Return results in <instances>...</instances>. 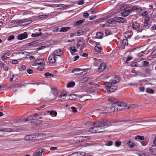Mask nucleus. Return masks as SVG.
I'll list each match as a JSON object with an SVG mask.
<instances>
[{
    "label": "nucleus",
    "mask_w": 156,
    "mask_h": 156,
    "mask_svg": "<svg viewBox=\"0 0 156 156\" xmlns=\"http://www.w3.org/2000/svg\"><path fill=\"white\" fill-rule=\"evenodd\" d=\"M93 125H96L89 128L88 131L93 133H100L104 131V129L108 126V124H105L103 121H98L93 122Z\"/></svg>",
    "instance_id": "obj_1"
},
{
    "label": "nucleus",
    "mask_w": 156,
    "mask_h": 156,
    "mask_svg": "<svg viewBox=\"0 0 156 156\" xmlns=\"http://www.w3.org/2000/svg\"><path fill=\"white\" fill-rule=\"evenodd\" d=\"M119 80V78L117 76H115L112 79L110 80L109 82L105 83L104 85L108 93H111L117 90L118 87L114 85Z\"/></svg>",
    "instance_id": "obj_2"
},
{
    "label": "nucleus",
    "mask_w": 156,
    "mask_h": 156,
    "mask_svg": "<svg viewBox=\"0 0 156 156\" xmlns=\"http://www.w3.org/2000/svg\"><path fill=\"white\" fill-rule=\"evenodd\" d=\"M126 106V104L124 102H115L112 104L110 109L113 111H120L125 109Z\"/></svg>",
    "instance_id": "obj_3"
},
{
    "label": "nucleus",
    "mask_w": 156,
    "mask_h": 156,
    "mask_svg": "<svg viewBox=\"0 0 156 156\" xmlns=\"http://www.w3.org/2000/svg\"><path fill=\"white\" fill-rule=\"evenodd\" d=\"M126 21V19L123 18L116 16L114 18L109 19L106 20V23L108 24L113 23V21L118 23H124Z\"/></svg>",
    "instance_id": "obj_4"
},
{
    "label": "nucleus",
    "mask_w": 156,
    "mask_h": 156,
    "mask_svg": "<svg viewBox=\"0 0 156 156\" xmlns=\"http://www.w3.org/2000/svg\"><path fill=\"white\" fill-rule=\"evenodd\" d=\"M101 121H103L105 124H108L109 126H111L113 125H112V124L117 123L118 122L123 121H130V120H128L126 121H122L118 120L110 119L107 120H101Z\"/></svg>",
    "instance_id": "obj_5"
},
{
    "label": "nucleus",
    "mask_w": 156,
    "mask_h": 156,
    "mask_svg": "<svg viewBox=\"0 0 156 156\" xmlns=\"http://www.w3.org/2000/svg\"><path fill=\"white\" fill-rule=\"evenodd\" d=\"M108 109L107 107H102L100 109H98L100 111L99 112V115L101 116H105L107 115L109 112Z\"/></svg>",
    "instance_id": "obj_6"
},
{
    "label": "nucleus",
    "mask_w": 156,
    "mask_h": 156,
    "mask_svg": "<svg viewBox=\"0 0 156 156\" xmlns=\"http://www.w3.org/2000/svg\"><path fill=\"white\" fill-rule=\"evenodd\" d=\"M44 134H33L31 135H28L25 136L24 139L27 140H32L34 137H38V136L40 135L41 136H43Z\"/></svg>",
    "instance_id": "obj_7"
},
{
    "label": "nucleus",
    "mask_w": 156,
    "mask_h": 156,
    "mask_svg": "<svg viewBox=\"0 0 156 156\" xmlns=\"http://www.w3.org/2000/svg\"><path fill=\"white\" fill-rule=\"evenodd\" d=\"M85 42L84 40L82 39L79 40L77 41V48H82L85 44Z\"/></svg>",
    "instance_id": "obj_8"
},
{
    "label": "nucleus",
    "mask_w": 156,
    "mask_h": 156,
    "mask_svg": "<svg viewBox=\"0 0 156 156\" xmlns=\"http://www.w3.org/2000/svg\"><path fill=\"white\" fill-rule=\"evenodd\" d=\"M28 35L27 33L25 32L23 34H21L18 35L17 39L19 40H22L27 37Z\"/></svg>",
    "instance_id": "obj_9"
},
{
    "label": "nucleus",
    "mask_w": 156,
    "mask_h": 156,
    "mask_svg": "<svg viewBox=\"0 0 156 156\" xmlns=\"http://www.w3.org/2000/svg\"><path fill=\"white\" fill-rule=\"evenodd\" d=\"M48 60L50 63H53L56 61V57L54 55L52 54L50 55L48 58Z\"/></svg>",
    "instance_id": "obj_10"
},
{
    "label": "nucleus",
    "mask_w": 156,
    "mask_h": 156,
    "mask_svg": "<svg viewBox=\"0 0 156 156\" xmlns=\"http://www.w3.org/2000/svg\"><path fill=\"white\" fill-rule=\"evenodd\" d=\"M44 61L41 59L36 60L32 65L36 66L37 65H43Z\"/></svg>",
    "instance_id": "obj_11"
},
{
    "label": "nucleus",
    "mask_w": 156,
    "mask_h": 156,
    "mask_svg": "<svg viewBox=\"0 0 156 156\" xmlns=\"http://www.w3.org/2000/svg\"><path fill=\"white\" fill-rule=\"evenodd\" d=\"M62 54L61 49H58L55 50L53 52V54L55 56H60Z\"/></svg>",
    "instance_id": "obj_12"
},
{
    "label": "nucleus",
    "mask_w": 156,
    "mask_h": 156,
    "mask_svg": "<svg viewBox=\"0 0 156 156\" xmlns=\"http://www.w3.org/2000/svg\"><path fill=\"white\" fill-rule=\"evenodd\" d=\"M105 65L104 63H101L100 64V66L98 68V71L99 72H101L105 68Z\"/></svg>",
    "instance_id": "obj_13"
},
{
    "label": "nucleus",
    "mask_w": 156,
    "mask_h": 156,
    "mask_svg": "<svg viewBox=\"0 0 156 156\" xmlns=\"http://www.w3.org/2000/svg\"><path fill=\"white\" fill-rule=\"evenodd\" d=\"M130 12V9H125L123 12H122L121 15L122 16L126 17L128 16Z\"/></svg>",
    "instance_id": "obj_14"
},
{
    "label": "nucleus",
    "mask_w": 156,
    "mask_h": 156,
    "mask_svg": "<svg viewBox=\"0 0 156 156\" xmlns=\"http://www.w3.org/2000/svg\"><path fill=\"white\" fill-rule=\"evenodd\" d=\"M95 49L96 51L101 54L102 53L101 50L102 49L101 46H99L98 44H97L95 47Z\"/></svg>",
    "instance_id": "obj_15"
},
{
    "label": "nucleus",
    "mask_w": 156,
    "mask_h": 156,
    "mask_svg": "<svg viewBox=\"0 0 156 156\" xmlns=\"http://www.w3.org/2000/svg\"><path fill=\"white\" fill-rule=\"evenodd\" d=\"M42 154L39 149H37L33 154V156H42Z\"/></svg>",
    "instance_id": "obj_16"
},
{
    "label": "nucleus",
    "mask_w": 156,
    "mask_h": 156,
    "mask_svg": "<svg viewBox=\"0 0 156 156\" xmlns=\"http://www.w3.org/2000/svg\"><path fill=\"white\" fill-rule=\"evenodd\" d=\"M150 152L154 153H156V146H152L149 149Z\"/></svg>",
    "instance_id": "obj_17"
},
{
    "label": "nucleus",
    "mask_w": 156,
    "mask_h": 156,
    "mask_svg": "<svg viewBox=\"0 0 156 156\" xmlns=\"http://www.w3.org/2000/svg\"><path fill=\"white\" fill-rule=\"evenodd\" d=\"M2 131L7 132H11L14 131V130L10 128H3L2 129Z\"/></svg>",
    "instance_id": "obj_18"
},
{
    "label": "nucleus",
    "mask_w": 156,
    "mask_h": 156,
    "mask_svg": "<svg viewBox=\"0 0 156 156\" xmlns=\"http://www.w3.org/2000/svg\"><path fill=\"white\" fill-rule=\"evenodd\" d=\"M70 29V27H61L59 30L60 32H66Z\"/></svg>",
    "instance_id": "obj_19"
},
{
    "label": "nucleus",
    "mask_w": 156,
    "mask_h": 156,
    "mask_svg": "<svg viewBox=\"0 0 156 156\" xmlns=\"http://www.w3.org/2000/svg\"><path fill=\"white\" fill-rule=\"evenodd\" d=\"M127 144L130 148L133 147L135 145V143L133 142H131L130 140H127Z\"/></svg>",
    "instance_id": "obj_20"
},
{
    "label": "nucleus",
    "mask_w": 156,
    "mask_h": 156,
    "mask_svg": "<svg viewBox=\"0 0 156 156\" xmlns=\"http://www.w3.org/2000/svg\"><path fill=\"white\" fill-rule=\"evenodd\" d=\"M10 55V52H7L2 57V59L3 61H4L6 60V58H8V56H9Z\"/></svg>",
    "instance_id": "obj_21"
},
{
    "label": "nucleus",
    "mask_w": 156,
    "mask_h": 156,
    "mask_svg": "<svg viewBox=\"0 0 156 156\" xmlns=\"http://www.w3.org/2000/svg\"><path fill=\"white\" fill-rule=\"evenodd\" d=\"M85 32L82 30H80L75 32L74 33V34L76 36H79L81 35H83L85 34Z\"/></svg>",
    "instance_id": "obj_22"
},
{
    "label": "nucleus",
    "mask_w": 156,
    "mask_h": 156,
    "mask_svg": "<svg viewBox=\"0 0 156 156\" xmlns=\"http://www.w3.org/2000/svg\"><path fill=\"white\" fill-rule=\"evenodd\" d=\"M140 25L137 22H134L133 23L132 27L133 29H136L139 27Z\"/></svg>",
    "instance_id": "obj_23"
},
{
    "label": "nucleus",
    "mask_w": 156,
    "mask_h": 156,
    "mask_svg": "<svg viewBox=\"0 0 156 156\" xmlns=\"http://www.w3.org/2000/svg\"><path fill=\"white\" fill-rule=\"evenodd\" d=\"M52 92L54 95L55 96V98H54L53 99H56L57 98V95L58 94V91L57 89H54L52 90Z\"/></svg>",
    "instance_id": "obj_24"
},
{
    "label": "nucleus",
    "mask_w": 156,
    "mask_h": 156,
    "mask_svg": "<svg viewBox=\"0 0 156 156\" xmlns=\"http://www.w3.org/2000/svg\"><path fill=\"white\" fill-rule=\"evenodd\" d=\"M70 50L71 54L73 55V53L77 51V50L76 48L75 47H70Z\"/></svg>",
    "instance_id": "obj_25"
},
{
    "label": "nucleus",
    "mask_w": 156,
    "mask_h": 156,
    "mask_svg": "<svg viewBox=\"0 0 156 156\" xmlns=\"http://www.w3.org/2000/svg\"><path fill=\"white\" fill-rule=\"evenodd\" d=\"M48 113H49L50 115L53 117H55L56 116L57 113L56 112L54 111H47Z\"/></svg>",
    "instance_id": "obj_26"
},
{
    "label": "nucleus",
    "mask_w": 156,
    "mask_h": 156,
    "mask_svg": "<svg viewBox=\"0 0 156 156\" xmlns=\"http://www.w3.org/2000/svg\"><path fill=\"white\" fill-rule=\"evenodd\" d=\"M69 99L72 100H75L77 98V96L75 94H72L69 95Z\"/></svg>",
    "instance_id": "obj_27"
},
{
    "label": "nucleus",
    "mask_w": 156,
    "mask_h": 156,
    "mask_svg": "<svg viewBox=\"0 0 156 156\" xmlns=\"http://www.w3.org/2000/svg\"><path fill=\"white\" fill-rule=\"evenodd\" d=\"M20 86V85L18 83H16L14 85H12L9 87V88H18Z\"/></svg>",
    "instance_id": "obj_28"
},
{
    "label": "nucleus",
    "mask_w": 156,
    "mask_h": 156,
    "mask_svg": "<svg viewBox=\"0 0 156 156\" xmlns=\"http://www.w3.org/2000/svg\"><path fill=\"white\" fill-rule=\"evenodd\" d=\"M85 21L84 19L79 20V21L76 22L75 24L76 26H79L83 23Z\"/></svg>",
    "instance_id": "obj_29"
},
{
    "label": "nucleus",
    "mask_w": 156,
    "mask_h": 156,
    "mask_svg": "<svg viewBox=\"0 0 156 156\" xmlns=\"http://www.w3.org/2000/svg\"><path fill=\"white\" fill-rule=\"evenodd\" d=\"M102 33L101 32H97L96 34V37L97 39H101L102 38Z\"/></svg>",
    "instance_id": "obj_30"
},
{
    "label": "nucleus",
    "mask_w": 156,
    "mask_h": 156,
    "mask_svg": "<svg viewBox=\"0 0 156 156\" xmlns=\"http://www.w3.org/2000/svg\"><path fill=\"white\" fill-rule=\"evenodd\" d=\"M38 43V42L37 41H35L29 43L28 44L29 46H32L33 47H35L37 46Z\"/></svg>",
    "instance_id": "obj_31"
},
{
    "label": "nucleus",
    "mask_w": 156,
    "mask_h": 156,
    "mask_svg": "<svg viewBox=\"0 0 156 156\" xmlns=\"http://www.w3.org/2000/svg\"><path fill=\"white\" fill-rule=\"evenodd\" d=\"M144 139V136H143L138 135L135 137V139L137 140V139L140 140H143Z\"/></svg>",
    "instance_id": "obj_32"
},
{
    "label": "nucleus",
    "mask_w": 156,
    "mask_h": 156,
    "mask_svg": "<svg viewBox=\"0 0 156 156\" xmlns=\"http://www.w3.org/2000/svg\"><path fill=\"white\" fill-rule=\"evenodd\" d=\"M143 141H142L140 142L141 143L142 145L143 146H145L148 143V141L147 139H144L143 140Z\"/></svg>",
    "instance_id": "obj_33"
},
{
    "label": "nucleus",
    "mask_w": 156,
    "mask_h": 156,
    "mask_svg": "<svg viewBox=\"0 0 156 156\" xmlns=\"http://www.w3.org/2000/svg\"><path fill=\"white\" fill-rule=\"evenodd\" d=\"M75 85V83L74 82H69L67 85V87H73Z\"/></svg>",
    "instance_id": "obj_34"
},
{
    "label": "nucleus",
    "mask_w": 156,
    "mask_h": 156,
    "mask_svg": "<svg viewBox=\"0 0 156 156\" xmlns=\"http://www.w3.org/2000/svg\"><path fill=\"white\" fill-rule=\"evenodd\" d=\"M146 92L148 93L153 94L154 93V90L152 89L147 88L146 89Z\"/></svg>",
    "instance_id": "obj_35"
},
{
    "label": "nucleus",
    "mask_w": 156,
    "mask_h": 156,
    "mask_svg": "<svg viewBox=\"0 0 156 156\" xmlns=\"http://www.w3.org/2000/svg\"><path fill=\"white\" fill-rule=\"evenodd\" d=\"M89 69H80V68H76V69H73L72 70V72L73 73H75V72H76V71H80L81 70H88Z\"/></svg>",
    "instance_id": "obj_36"
},
{
    "label": "nucleus",
    "mask_w": 156,
    "mask_h": 156,
    "mask_svg": "<svg viewBox=\"0 0 156 156\" xmlns=\"http://www.w3.org/2000/svg\"><path fill=\"white\" fill-rule=\"evenodd\" d=\"M76 153L77 155V156H84L86 154L84 152H77Z\"/></svg>",
    "instance_id": "obj_37"
},
{
    "label": "nucleus",
    "mask_w": 156,
    "mask_h": 156,
    "mask_svg": "<svg viewBox=\"0 0 156 156\" xmlns=\"http://www.w3.org/2000/svg\"><path fill=\"white\" fill-rule=\"evenodd\" d=\"M122 43L124 45H127L128 44L127 39L126 38L122 40Z\"/></svg>",
    "instance_id": "obj_38"
},
{
    "label": "nucleus",
    "mask_w": 156,
    "mask_h": 156,
    "mask_svg": "<svg viewBox=\"0 0 156 156\" xmlns=\"http://www.w3.org/2000/svg\"><path fill=\"white\" fill-rule=\"evenodd\" d=\"M66 94L67 93L66 92H63L61 94L60 96L59 97V98H62L64 99L66 97Z\"/></svg>",
    "instance_id": "obj_39"
},
{
    "label": "nucleus",
    "mask_w": 156,
    "mask_h": 156,
    "mask_svg": "<svg viewBox=\"0 0 156 156\" xmlns=\"http://www.w3.org/2000/svg\"><path fill=\"white\" fill-rule=\"evenodd\" d=\"M140 9L138 8V6H133L131 9H130V11H134L135 10H138V11H139L140 10Z\"/></svg>",
    "instance_id": "obj_40"
},
{
    "label": "nucleus",
    "mask_w": 156,
    "mask_h": 156,
    "mask_svg": "<svg viewBox=\"0 0 156 156\" xmlns=\"http://www.w3.org/2000/svg\"><path fill=\"white\" fill-rule=\"evenodd\" d=\"M42 34V33L41 32H40L39 33H34L32 34L31 36L33 37H36L41 35Z\"/></svg>",
    "instance_id": "obj_41"
},
{
    "label": "nucleus",
    "mask_w": 156,
    "mask_h": 156,
    "mask_svg": "<svg viewBox=\"0 0 156 156\" xmlns=\"http://www.w3.org/2000/svg\"><path fill=\"white\" fill-rule=\"evenodd\" d=\"M44 75L46 77H48V76L53 77L54 76V75L53 74L50 73L48 72L45 73L44 74Z\"/></svg>",
    "instance_id": "obj_42"
},
{
    "label": "nucleus",
    "mask_w": 156,
    "mask_h": 156,
    "mask_svg": "<svg viewBox=\"0 0 156 156\" xmlns=\"http://www.w3.org/2000/svg\"><path fill=\"white\" fill-rule=\"evenodd\" d=\"M89 79V77H86L83 78L81 80V81L82 83L85 82H87L88 80Z\"/></svg>",
    "instance_id": "obj_43"
},
{
    "label": "nucleus",
    "mask_w": 156,
    "mask_h": 156,
    "mask_svg": "<svg viewBox=\"0 0 156 156\" xmlns=\"http://www.w3.org/2000/svg\"><path fill=\"white\" fill-rule=\"evenodd\" d=\"M115 145L116 147H118L121 145V142L120 141L118 140V141H116L115 142Z\"/></svg>",
    "instance_id": "obj_44"
},
{
    "label": "nucleus",
    "mask_w": 156,
    "mask_h": 156,
    "mask_svg": "<svg viewBox=\"0 0 156 156\" xmlns=\"http://www.w3.org/2000/svg\"><path fill=\"white\" fill-rule=\"evenodd\" d=\"M102 20L101 19H98L94 20L93 22H94L95 23H98L101 22Z\"/></svg>",
    "instance_id": "obj_45"
},
{
    "label": "nucleus",
    "mask_w": 156,
    "mask_h": 156,
    "mask_svg": "<svg viewBox=\"0 0 156 156\" xmlns=\"http://www.w3.org/2000/svg\"><path fill=\"white\" fill-rule=\"evenodd\" d=\"M27 119L28 120V121L30 120L31 121L34 119L33 115H30L28 116Z\"/></svg>",
    "instance_id": "obj_46"
},
{
    "label": "nucleus",
    "mask_w": 156,
    "mask_h": 156,
    "mask_svg": "<svg viewBox=\"0 0 156 156\" xmlns=\"http://www.w3.org/2000/svg\"><path fill=\"white\" fill-rule=\"evenodd\" d=\"M37 69L39 70H42L43 69H44V65H40V66H39L37 67Z\"/></svg>",
    "instance_id": "obj_47"
},
{
    "label": "nucleus",
    "mask_w": 156,
    "mask_h": 156,
    "mask_svg": "<svg viewBox=\"0 0 156 156\" xmlns=\"http://www.w3.org/2000/svg\"><path fill=\"white\" fill-rule=\"evenodd\" d=\"M20 21L17 20H12L11 22V23H14L15 24H16L18 23H20Z\"/></svg>",
    "instance_id": "obj_48"
},
{
    "label": "nucleus",
    "mask_w": 156,
    "mask_h": 156,
    "mask_svg": "<svg viewBox=\"0 0 156 156\" xmlns=\"http://www.w3.org/2000/svg\"><path fill=\"white\" fill-rule=\"evenodd\" d=\"M14 38L15 36L14 35H11L8 37L7 40L8 41H10L11 40H13L14 39Z\"/></svg>",
    "instance_id": "obj_49"
},
{
    "label": "nucleus",
    "mask_w": 156,
    "mask_h": 156,
    "mask_svg": "<svg viewBox=\"0 0 156 156\" xmlns=\"http://www.w3.org/2000/svg\"><path fill=\"white\" fill-rule=\"evenodd\" d=\"M148 15V12L146 11H145L144 12H143L141 14V15L143 16H146Z\"/></svg>",
    "instance_id": "obj_50"
},
{
    "label": "nucleus",
    "mask_w": 156,
    "mask_h": 156,
    "mask_svg": "<svg viewBox=\"0 0 156 156\" xmlns=\"http://www.w3.org/2000/svg\"><path fill=\"white\" fill-rule=\"evenodd\" d=\"M113 144V142L111 140H109L108 142V143L106 144V145L107 146H111Z\"/></svg>",
    "instance_id": "obj_51"
},
{
    "label": "nucleus",
    "mask_w": 156,
    "mask_h": 156,
    "mask_svg": "<svg viewBox=\"0 0 156 156\" xmlns=\"http://www.w3.org/2000/svg\"><path fill=\"white\" fill-rule=\"evenodd\" d=\"M27 73L29 74H31L33 72V70L32 69H27Z\"/></svg>",
    "instance_id": "obj_52"
},
{
    "label": "nucleus",
    "mask_w": 156,
    "mask_h": 156,
    "mask_svg": "<svg viewBox=\"0 0 156 156\" xmlns=\"http://www.w3.org/2000/svg\"><path fill=\"white\" fill-rule=\"evenodd\" d=\"M98 12V11L97 10H96L95 9H93L90 11V13L93 14V13H96Z\"/></svg>",
    "instance_id": "obj_53"
},
{
    "label": "nucleus",
    "mask_w": 156,
    "mask_h": 156,
    "mask_svg": "<svg viewBox=\"0 0 156 156\" xmlns=\"http://www.w3.org/2000/svg\"><path fill=\"white\" fill-rule=\"evenodd\" d=\"M149 64V62L147 61H144L143 62V66H147Z\"/></svg>",
    "instance_id": "obj_54"
},
{
    "label": "nucleus",
    "mask_w": 156,
    "mask_h": 156,
    "mask_svg": "<svg viewBox=\"0 0 156 156\" xmlns=\"http://www.w3.org/2000/svg\"><path fill=\"white\" fill-rule=\"evenodd\" d=\"M37 121L36 122V125H39L40 124L42 123V121L38 119H36Z\"/></svg>",
    "instance_id": "obj_55"
},
{
    "label": "nucleus",
    "mask_w": 156,
    "mask_h": 156,
    "mask_svg": "<svg viewBox=\"0 0 156 156\" xmlns=\"http://www.w3.org/2000/svg\"><path fill=\"white\" fill-rule=\"evenodd\" d=\"M20 53H22L23 54H24L25 55H29V53L27 51L21 52Z\"/></svg>",
    "instance_id": "obj_56"
},
{
    "label": "nucleus",
    "mask_w": 156,
    "mask_h": 156,
    "mask_svg": "<svg viewBox=\"0 0 156 156\" xmlns=\"http://www.w3.org/2000/svg\"><path fill=\"white\" fill-rule=\"evenodd\" d=\"M84 2L83 0H81L78 1L77 4L79 5H81L83 4Z\"/></svg>",
    "instance_id": "obj_57"
},
{
    "label": "nucleus",
    "mask_w": 156,
    "mask_h": 156,
    "mask_svg": "<svg viewBox=\"0 0 156 156\" xmlns=\"http://www.w3.org/2000/svg\"><path fill=\"white\" fill-rule=\"evenodd\" d=\"M3 68L5 71H7L8 70L9 67L7 65L5 64V66H4Z\"/></svg>",
    "instance_id": "obj_58"
},
{
    "label": "nucleus",
    "mask_w": 156,
    "mask_h": 156,
    "mask_svg": "<svg viewBox=\"0 0 156 156\" xmlns=\"http://www.w3.org/2000/svg\"><path fill=\"white\" fill-rule=\"evenodd\" d=\"M20 119H15L13 120V123H16L20 122Z\"/></svg>",
    "instance_id": "obj_59"
},
{
    "label": "nucleus",
    "mask_w": 156,
    "mask_h": 156,
    "mask_svg": "<svg viewBox=\"0 0 156 156\" xmlns=\"http://www.w3.org/2000/svg\"><path fill=\"white\" fill-rule=\"evenodd\" d=\"M18 63V61L16 59L13 60L12 61V63L14 64H17Z\"/></svg>",
    "instance_id": "obj_60"
},
{
    "label": "nucleus",
    "mask_w": 156,
    "mask_h": 156,
    "mask_svg": "<svg viewBox=\"0 0 156 156\" xmlns=\"http://www.w3.org/2000/svg\"><path fill=\"white\" fill-rule=\"evenodd\" d=\"M71 108L73 110V112L76 113L77 112V110L75 107H72Z\"/></svg>",
    "instance_id": "obj_61"
},
{
    "label": "nucleus",
    "mask_w": 156,
    "mask_h": 156,
    "mask_svg": "<svg viewBox=\"0 0 156 156\" xmlns=\"http://www.w3.org/2000/svg\"><path fill=\"white\" fill-rule=\"evenodd\" d=\"M37 121L36 119H33L31 122V123H33L34 124L36 125V122Z\"/></svg>",
    "instance_id": "obj_62"
},
{
    "label": "nucleus",
    "mask_w": 156,
    "mask_h": 156,
    "mask_svg": "<svg viewBox=\"0 0 156 156\" xmlns=\"http://www.w3.org/2000/svg\"><path fill=\"white\" fill-rule=\"evenodd\" d=\"M83 138L84 140H87V139H90V136H83Z\"/></svg>",
    "instance_id": "obj_63"
},
{
    "label": "nucleus",
    "mask_w": 156,
    "mask_h": 156,
    "mask_svg": "<svg viewBox=\"0 0 156 156\" xmlns=\"http://www.w3.org/2000/svg\"><path fill=\"white\" fill-rule=\"evenodd\" d=\"M139 90L142 92H143L145 88L144 87H140L139 88Z\"/></svg>",
    "instance_id": "obj_64"
}]
</instances>
